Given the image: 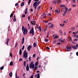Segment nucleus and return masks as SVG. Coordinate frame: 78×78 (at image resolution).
I'll return each instance as SVG.
<instances>
[{"instance_id":"obj_1","label":"nucleus","mask_w":78,"mask_h":78,"mask_svg":"<svg viewBox=\"0 0 78 78\" xmlns=\"http://www.w3.org/2000/svg\"><path fill=\"white\" fill-rule=\"evenodd\" d=\"M41 1H36L33 4V7H34V8L35 9H36V8H37V6H38L39 5V4L40 3H41Z\"/></svg>"},{"instance_id":"obj_2","label":"nucleus","mask_w":78,"mask_h":78,"mask_svg":"<svg viewBox=\"0 0 78 78\" xmlns=\"http://www.w3.org/2000/svg\"><path fill=\"white\" fill-rule=\"evenodd\" d=\"M29 67L30 68H32L33 69L34 68V62L32 61L30 62L29 64Z\"/></svg>"},{"instance_id":"obj_3","label":"nucleus","mask_w":78,"mask_h":78,"mask_svg":"<svg viewBox=\"0 0 78 78\" xmlns=\"http://www.w3.org/2000/svg\"><path fill=\"white\" fill-rule=\"evenodd\" d=\"M29 33L30 34H31L32 35H34V28L33 27H32L31 29L30 30Z\"/></svg>"},{"instance_id":"obj_4","label":"nucleus","mask_w":78,"mask_h":78,"mask_svg":"<svg viewBox=\"0 0 78 78\" xmlns=\"http://www.w3.org/2000/svg\"><path fill=\"white\" fill-rule=\"evenodd\" d=\"M23 34L24 35H25V34H27L28 33V30L27 29L24 28V30H23Z\"/></svg>"},{"instance_id":"obj_5","label":"nucleus","mask_w":78,"mask_h":78,"mask_svg":"<svg viewBox=\"0 0 78 78\" xmlns=\"http://www.w3.org/2000/svg\"><path fill=\"white\" fill-rule=\"evenodd\" d=\"M72 48V47H69L68 46H66V51H70V49H71Z\"/></svg>"},{"instance_id":"obj_6","label":"nucleus","mask_w":78,"mask_h":78,"mask_svg":"<svg viewBox=\"0 0 78 78\" xmlns=\"http://www.w3.org/2000/svg\"><path fill=\"white\" fill-rule=\"evenodd\" d=\"M27 56H28V53L27 52L26 54H23V57L25 58V59H26L27 58Z\"/></svg>"},{"instance_id":"obj_7","label":"nucleus","mask_w":78,"mask_h":78,"mask_svg":"<svg viewBox=\"0 0 78 78\" xmlns=\"http://www.w3.org/2000/svg\"><path fill=\"white\" fill-rule=\"evenodd\" d=\"M37 76V78H40V74L38 73L37 75L35 74V77H36Z\"/></svg>"},{"instance_id":"obj_8","label":"nucleus","mask_w":78,"mask_h":78,"mask_svg":"<svg viewBox=\"0 0 78 78\" xmlns=\"http://www.w3.org/2000/svg\"><path fill=\"white\" fill-rule=\"evenodd\" d=\"M29 69L30 68H29V64L28 63L26 67V70L27 71H28L29 70Z\"/></svg>"},{"instance_id":"obj_9","label":"nucleus","mask_w":78,"mask_h":78,"mask_svg":"<svg viewBox=\"0 0 78 78\" xmlns=\"http://www.w3.org/2000/svg\"><path fill=\"white\" fill-rule=\"evenodd\" d=\"M32 47V46L30 45L29 46L27 47V50L28 51H30V48H31Z\"/></svg>"},{"instance_id":"obj_10","label":"nucleus","mask_w":78,"mask_h":78,"mask_svg":"<svg viewBox=\"0 0 78 78\" xmlns=\"http://www.w3.org/2000/svg\"><path fill=\"white\" fill-rule=\"evenodd\" d=\"M7 42L6 43V44L7 45H8V42L10 41V39H9L7 38V39L6 40Z\"/></svg>"},{"instance_id":"obj_11","label":"nucleus","mask_w":78,"mask_h":78,"mask_svg":"<svg viewBox=\"0 0 78 78\" xmlns=\"http://www.w3.org/2000/svg\"><path fill=\"white\" fill-rule=\"evenodd\" d=\"M37 68H38V66H34V68L33 69V70H37Z\"/></svg>"},{"instance_id":"obj_12","label":"nucleus","mask_w":78,"mask_h":78,"mask_svg":"<svg viewBox=\"0 0 78 78\" xmlns=\"http://www.w3.org/2000/svg\"><path fill=\"white\" fill-rule=\"evenodd\" d=\"M71 46L72 47V48H73V49H77V47H76L74 46L71 45Z\"/></svg>"},{"instance_id":"obj_13","label":"nucleus","mask_w":78,"mask_h":78,"mask_svg":"<svg viewBox=\"0 0 78 78\" xmlns=\"http://www.w3.org/2000/svg\"><path fill=\"white\" fill-rule=\"evenodd\" d=\"M38 64H39V62H37L35 64V66H38Z\"/></svg>"},{"instance_id":"obj_14","label":"nucleus","mask_w":78,"mask_h":78,"mask_svg":"<svg viewBox=\"0 0 78 78\" xmlns=\"http://www.w3.org/2000/svg\"><path fill=\"white\" fill-rule=\"evenodd\" d=\"M14 65V63L13 62H12V61H11L10 63V66H12Z\"/></svg>"},{"instance_id":"obj_15","label":"nucleus","mask_w":78,"mask_h":78,"mask_svg":"<svg viewBox=\"0 0 78 78\" xmlns=\"http://www.w3.org/2000/svg\"><path fill=\"white\" fill-rule=\"evenodd\" d=\"M22 53V49H20V51H19V54L20 55H21Z\"/></svg>"},{"instance_id":"obj_16","label":"nucleus","mask_w":78,"mask_h":78,"mask_svg":"<svg viewBox=\"0 0 78 78\" xmlns=\"http://www.w3.org/2000/svg\"><path fill=\"white\" fill-rule=\"evenodd\" d=\"M33 46L34 47H36L37 45H36V43H34Z\"/></svg>"},{"instance_id":"obj_17","label":"nucleus","mask_w":78,"mask_h":78,"mask_svg":"<svg viewBox=\"0 0 78 78\" xmlns=\"http://www.w3.org/2000/svg\"><path fill=\"white\" fill-rule=\"evenodd\" d=\"M21 6H24V2H22L21 4Z\"/></svg>"},{"instance_id":"obj_18","label":"nucleus","mask_w":78,"mask_h":78,"mask_svg":"<svg viewBox=\"0 0 78 78\" xmlns=\"http://www.w3.org/2000/svg\"><path fill=\"white\" fill-rule=\"evenodd\" d=\"M66 13H67V12H66V11H64V13L63 14V16H65L66 15Z\"/></svg>"},{"instance_id":"obj_19","label":"nucleus","mask_w":78,"mask_h":78,"mask_svg":"<svg viewBox=\"0 0 78 78\" xmlns=\"http://www.w3.org/2000/svg\"><path fill=\"white\" fill-rule=\"evenodd\" d=\"M53 27H54V25L53 24H51V25L49 26V28H52Z\"/></svg>"},{"instance_id":"obj_20","label":"nucleus","mask_w":78,"mask_h":78,"mask_svg":"<svg viewBox=\"0 0 78 78\" xmlns=\"http://www.w3.org/2000/svg\"><path fill=\"white\" fill-rule=\"evenodd\" d=\"M60 34H62V30H59Z\"/></svg>"},{"instance_id":"obj_21","label":"nucleus","mask_w":78,"mask_h":78,"mask_svg":"<svg viewBox=\"0 0 78 78\" xmlns=\"http://www.w3.org/2000/svg\"><path fill=\"white\" fill-rule=\"evenodd\" d=\"M9 75L10 76V77H11L12 75V73H10L9 74Z\"/></svg>"},{"instance_id":"obj_22","label":"nucleus","mask_w":78,"mask_h":78,"mask_svg":"<svg viewBox=\"0 0 78 78\" xmlns=\"http://www.w3.org/2000/svg\"><path fill=\"white\" fill-rule=\"evenodd\" d=\"M69 41H70V42H72V38L70 37H69Z\"/></svg>"},{"instance_id":"obj_23","label":"nucleus","mask_w":78,"mask_h":78,"mask_svg":"<svg viewBox=\"0 0 78 78\" xmlns=\"http://www.w3.org/2000/svg\"><path fill=\"white\" fill-rule=\"evenodd\" d=\"M55 12H56L57 14H59V11H58V9H55Z\"/></svg>"},{"instance_id":"obj_24","label":"nucleus","mask_w":78,"mask_h":78,"mask_svg":"<svg viewBox=\"0 0 78 78\" xmlns=\"http://www.w3.org/2000/svg\"><path fill=\"white\" fill-rule=\"evenodd\" d=\"M23 65H24V67H25V66H26V62L25 61H24V62Z\"/></svg>"},{"instance_id":"obj_25","label":"nucleus","mask_w":78,"mask_h":78,"mask_svg":"<svg viewBox=\"0 0 78 78\" xmlns=\"http://www.w3.org/2000/svg\"><path fill=\"white\" fill-rule=\"evenodd\" d=\"M41 5H40L38 8V11H39V10H40V8H41Z\"/></svg>"},{"instance_id":"obj_26","label":"nucleus","mask_w":78,"mask_h":78,"mask_svg":"<svg viewBox=\"0 0 78 78\" xmlns=\"http://www.w3.org/2000/svg\"><path fill=\"white\" fill-rule=\"evenodd\" d=\"M45 41L46 42H47L48 41V39H47L46 38H45L44 39Z\"/></svg>"},{"instance_id":"obj_27","label":"nucleus","mask_w":78,"mask_h":78,"mask_svg":"<svg viewBox=\"0 0 78 78\" xmlns=\"http://www.w3.org/2000/svg\"><path fill=\"white\" fill-rule=\"evenodd\" d=\"M29 60L30 61H31V57H29Z\"/></svg>"},{"instance_id":"obj_28","label":"nucleus","mask_w":78,"mask_h":78,"mask_svg":"<svg viewBox=\"0 0 78 78\" xmlns=\"http://www.w3.org/2000/svg\"><path fill=\"white\" fill-rule=\"evenodd\" d=\"M49 22V21L47 20V21H43L44 22H45V23H48Z\"/></svg>"},{"instance_id":"obj_29","label":"nucleus","mask_w":78,"mask_h":78,"mask_svg":"<svg viewBox=\"0 0 78 78\" xmlns=\"http://www.w3.org/2000/svg\"><path fill=\"white\" fill-rule=\"evenodd\" d=\"M17 72H16V74H15V78H17Z\"/></svg>"},{"instance_id":"obj_30","label":"nucleus","mask_w":78,"mask_h":78,"mask_svg":"<svg viewBox=\"0 0 78 78\" xmlns=\"http://www.w3.org/2000/svg\"><path fill=\"white\" fill-rule=\"evenodd\" d=\"M65 9H66V12H67V11H68V8H67V7H65Z\"/></svg>"},{"instance_id":"obj_31","label":"nucleus","mask_w":78,"mask_h":78,"mask_svg":"<svg viewBox=\"0 0 78 78\" xmlns=\"http://www.w3.org/2000/svg\"><path fill=\"white\" fill-rule=\"evenodd\" d=\"M60 26H61V27H64V24H60Z\"/></svg>"},{"instance_id":"obj_32","label":"nucleus","mask_w":78,"mask_h":78,"mask_svg":"<svg viewBox=\"0 0 78 78\" xmlns=\"http://www.w3.org/2000/svg\"><path fill=\"white\" fill-rule=\"evenodd\" d=\"M13 15H14V14H13L11 13V15H10V18H11V17H12V16H13Z\"/></svg>"},{"instance_id":"obj_33","label":"nucleus","mask_w":78,"mask_h":78,"mask_svg":"<svg viewBox=\"0 0 78 78\" xmlns=\"http://www.w3.org/2000/svg\"><path fill=\"white\" fill-rule=\"evenodd\" d=\"M22 31H23L24 30V29H25V28H24V26H22Z\"/></svg>"},{"instance_id":"obj_34","label":"nucleus","mask_w":78,"mask_h":78,"mask_svg":"<svg viewBox=\"0 0 78 78\" xmlns=\"http://www.w3.org/2000/svg\"><path fill=\"white\" fill-rule=\"evenodd\" d=\"M3 69H4V67H3V66H2L0 68V69L1 70H2Z\"/></svg>"},{"instance_id":"obj_35","label":"nucleus","mask_w":78,"mask_h":78,"mask_svg":"<svg viewBox=\"0 0 78 78\" xmlns=\"http://www.w3.org/2000/svg\"><path fill=\"white\" fill-rule=\"evenodd\" d=\"M25 48V46L23 45V47L22 48V50H24V48Z\"/></svg>"},{"instance_id":"obj_36","label":"nucleus","mask_w":78,"mask_h":78,"mask_svg":"<svg viewBox=\"0 0 78 78\" xmlns=\"http://www.w3.org/2000/svg\"><path fill=\"white\" fill-rule=\"evenodd\" d=\"M18 5H19V4H18L17 3H16L15 4V6H18Z\"/></svg>"},{"instance_id":"obj_37","label":"nucleus","mask_w":78,"mask_h":78,"mask_svg":"<svg viewBox=\"0 0 78 78\" xmlns=\"http://www.w3.org/2000/svg\"><path fill=\"white\" fill-rule=\"evenodd\" d=\"M48 34H49V32H48L47 33V35L46 37L48 38Z\"/></svg>"},{"instance_id":"obj_38","label":"nucleus","mask_w":78,"mask_h":78,"mask_svg":"<svg viewBox=\"0 0 78 78\" xmlns=\"http://www.w3.org/2000/svg\"><path fill=\"white\" fill-rule=\"evenodd\" d=\"M31 0H29L28 1V4H30V2H31Z\"/></svg>"},{"instance_id":"obj_39","label":"nucleus","mask_w":78,"mask_h":78,"mask_svg":"<svg viewBox=\"0 0 78 78\" xmlns=\"http://www.w3.org/2000/svg\"><path fill=\"white\" fill-rule=\"evenodd\" d=\"M13 20L14 22H16V18H14Z\"/></svg>"},{"instance_id":"obj_40","label":"nucleus","mask_w":78,"mask_h":78,"mask_svg":"<svg viewBox=\"0 0 78 78\" xmlns=\"http://www.w3.org/2000/svg\"><path fill=\"white\" fill-rule=\"evenodd\" d=\"M39 30H40V31H41V27H39Z\"/></svg>"},{"instance_id":"obj_41","label":"nucleus","mask_w":78,"mask_h":78,"mask_svg":"<svg viewBox=\"0 0 78 78\" xmlns=\"http://www.w3.org/2000/svg\"><path fill=\"white\" fill-rule=\"evenodd\" d=\"M25 17V14H23L22 15V17L23 18V17Z\"/></svg>"},{"instance_id":"obj_42","label":"nucleus","mask_w":78,"mask_h":78,"mask_svg":"<svg viewBox=\"0 0 78 78\" xmlns=\"http://www.w3.org/2000/svg\"><path fill=\"white\" fill-rule=\"evenodd\" d=\"M31 23L32 25H34V23H33V21H32L31 22Z\"/></svg>"},{"instance_id":"obj_43","label":"nucleus","mask_w":78,"mask_h":78,"mask_svg":"<svg viewBox=\"0 0 78 78\" xmlns=\"http://www.w3.org/2000/svg\"><path fill=\"white\" fill-rule=\"evenodd\" d=\"M18 44L17 43H16V44H15V47H17V44Z\"/></svg>"},{"instance_id":"obj_44","label":"nucleus","mask_w":78,"mask_h":78,"mask_svg":"<svg viewBox=\"0 0 78 78\" xmlns=\"http://www.w3.org/2000/svg\"><path fill=\"white\" fill-rule=\"evenodd\" d=\"M28 20H30V16H28Z\"/></svg>"},{"instance_id":"obj_45","label":"nucleus","mask_w":78,"mask_h":78,"mask_svg":"<svg viewBox=\"0 0 78 78\" xmlns=\"http://www.w3.org/2000/svg\"><path fill=\"white\" fill-rule=\"evenodd\" d=\"M46 48L47 50H50V48H49L48 46L46 47Z\"/></svg>"},{"instance_id":"obj_46","label":"nucleus","mask_w":78,"mask_h":78,"mask_svg":"<svg viewBox=\"0 0 78 78\" xmlns=\"http://www.w3.org/2000/svg\"><path fill=\"white\" fill-rule=\"evenodd\" d=\"M55 37L56 38V39H58V37H58V36L57 35H56Z\"/></svg>"},{"instance_id":"obj_47","label":"nucleus","mask_w":78,"mask_h":78,"mask_svg":"<svg viewBox=\"0 0 78 78\" xmlns=\"http://www.w3.org/2000/svg\"><path fill=\"white\" fill-rule=\"evenodd\" d=\"M60 41L61 42H64V41L62 40H60Z\"/></svg>"},{"instance_id":"obj_48","label":"nucleus","mask_w":78,"mask_h":78,"mask_svg":"<svg viewBox=\"0 0 78 78\" xmlns=\"http://www.w3.org/2000/svg\"><path fill=\"white\" fill-rule=\"evenodd\" d=\"M56 42V40H55L53 41V43H54V44L55 43V42Z\"/></svg>"},{"instance_id":"obj_49","label":"nucleus","mask_w":78,"mask_h":78,"mask_svg":"<svg viewBox=\"0 0 78 78\" xmlns=\"http://www.w3.org/2000/svg\"><path fill=\"white\" fill-rule=\"evenodd\" d=\"M60 8H62V7H63V5L61 4L60 5Z\"/></svg>"},{"instance_id":"obj_50","label":"nucleus","mask_w":78,"mask_h":78,"mask_svg":"<svg viewBox=\"0 0 78 78\" xmlns=\"http://www.w3.org/2000/svg\"><path fill=\"white\" fill-rule=\"evenodd\" d=\"M23 54H27V52H26V50H25Z\"/></svg>"},{"instance_id":"obj_51","label":"nucleus","mask_w":78,"mask_h":78,"mask_svg":"<svg viewBox=\"0 0 78 78\" xmlns=\"http://www.w3.org/2000/svg\"><path fill=\"white\" fill-rule=\"evenodd\" d=\"M23 76H24V77H25V73H24L23 75Z\"/></svg>"},{"instance_id":"obj_52","label":"nucleus","mask_w":78,"mask_h":78,"mask_svg":"<svg viewBox=\"0 0 78 78\" xmlns=\"http://www.w3.org/2000/svg\"><path fill=\"white\" fill-rule=\"evenodd\" d=\"M72 1L73 3H76V1H75V0H73Z\"/></svg>"},{"instance_id":"obj_53","label":"nucleus","mask_w":78,"mask_h":78,"mask_svg":"<svg viewBox=\"0 0 78 78\" xmlns=\"http://www.w3.org/2000/svg\"><path fill=\"white\" fill-rule=\"evenodd\" d=\"M57 2V0H55V2L54 3L55 4H55H56V2Z\"/></svg>"},{"instance_id":"obj_54","label":"nucleus","mask_w":78,"mask_h":78,"mask_svg":"<svg viewBox=\"0 0 78 78\" xmlns=\"http://www.w3.org/2000/svg\"><path fill=\"white\" fill-rule=\"evenodd\" d=\"M36 56V54H34L33 55V57L34 58Z\"/></svg>"},{"instance_id":"obj_55","label":"nucleus","mask_w":78,"mask_h":78,"mask_svg":"<svg viewBox=\"0 0 78 78\" xmlns=\"http://www.w3.org/2000/svg\"><path fill=\"white\" fill-rule=\"evenodd\" d=\"M36 28H38V25H37V24H36Z\"/></svg>"},{"instance_id":"obj_56","label":"nucleus","mask_w":78,"mask_h":78,"mask_svg":"<svg viewBox=\"0 0 78 78\" xmlns=\"http://www.w3.org/2000/svg\"><path fill=\"white\" fill-rule=\"evenodd\" d=\"M78 40V39L76 38L74 40V41H76Z\"/></svg>"},{"instance_id":"obj_57","label":"nucleus","mask_w":78,"mask_h":78,"mask_svg":"<svg viewBox=\"0 0 78 78\" xmlns=\"http://www.w3.org/2000/svg\"><path fill=\"white\" fill-rule=\"evenodd\" d=\"M58 2H59L58 3V4H59L60 3H61L62 2H61V0H60V1L59 0Z\"/></svg>"},{"instance_id":"obj_58","label":"nucleus","mask_w":78,"mask_h":78,"mask_svg":"<svg viewBox=\"0 0 78 78\" xmlns=\"http://www.w3.org/2000/svg\"><path fill=\"white\" fill-rule=\"evenodd\" d=\"M10 56L11 57H12V53H10Z\"/></svg>"},{"instance_id":"obj_59","label":"nucleus","mask_w":78,"mask_h":78,"mask_svg":"<svg viewBox=\"0 0 78 78\" xmlns=\"http://www.w3.org/2000/svg\"><path fill=\"white\" fill-rule=\"evenodd\" d=\"M57 45H61V43L59 42L58 43H57Z\"/></svg>"},{"instance_id":"obj_60","label":"nucleus","mask_w":78,"mask_h":78,"mask_svg":"<svg viewBox=\"0 0 78 78\" xmlns=\"http://www.w3.org/2000/svg\"><path fill=\"white\" fill-rule=\"evenodd\" d=\"M75 27H73L72 28V30H75Z\"/></svg>"},{"instance_id":"obj_61","label":"nucleus","mask_w":78,"mask_h":78,"mask_svg":"<svg viewBox=\"0 0 78 78\" xmlns=\"http://www.w3.org/2000/svg\"><path fill=\"white\" fill-rule=\"evenodd\" d=\"M76 5H73L72 6H73V7H76Z\"/></svg>"},{"instance_id":"obj_62","label":"nucleus","mask_w":78,"mask_h":78,"mask_svg":"<svg viewBox=\"0 0 78 78\" xmlns=\"http://www.w3.org/2000/svg\"><path fill=\"white\" fill-rule=\"evenodd\" d=\"M75 37H77V38H78V35H76L75 36Z\"/></svg>"},{"instance_id":"obj_63","label":"nucleus","mask_w":78,"mask_h":78,"mask_svg":"<svg viewBox=\"0 0 78 78\" xmlns=\"http://www.w3.org/2000/svg\"><path fill=\"white\" fill-rule=\"evenodd\" d=\"M25 14H27V11H25Z\"/></svg>"},{"instance_id":"obj_64","label":"nucleus","mask_w":78,"mask_h":78,"mask_svg":"<svg viewBox=\"0 0 78 78\" xmlns=\"http://www.w3.org/2000/svg\"><path fill=\"white\" fill-rule=\"evenodd\" d=\"M76 54L77 56H78V52H76Z\"/></svg>"}]
</instances>
